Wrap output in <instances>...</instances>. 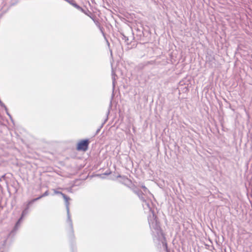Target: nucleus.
<instances>
[{"mask_svg": "<svg viewBox=\"0 0 252 252\" xmlns=\"http://www.w3.org/2000/svg\"><path fill=\"white\" fill-rule=\"evenodd\" d=\"M90 141L89 139H83L79 140L76 144V150L78 151L85 152L88 150Z\"/></svg>", "mask_w": 252, "mask_h": 252, "instance_id": "obj_1", "label": "nucleus"}, {"mask_svg": "<svg viewBox=\"0 0 252 252\" xmlns=\"http://www.w3.org/2000/svg\"><path fill=\"white\" fill-rule=\"evenodd\" d=\"M148 221L151 228L157 231L160 230V222L158 220L157 216L154 212L152 213V216H150V218L148 219Z\"/></svg>", "mask_w": 252, "mask_h": 252, "instance_id": "obj_2", "label": "nucleus"}, {"mask_svg": "<svg viewBox=\"0 0 252 252\" xmlns=\"http://www.w3.org/2000/svg\"><path fill=\"white\" fill-rule=\"evenodd\" d=\"M120 178L119 182L124 184V185L126 186V187L131 188V187L132 186V183L131 181L126 176H121L120 174H118L117 175H113V176H111L110 178L112 180H115L117 178Z\"/></svg>", "mask_w": 252, "mask_h": 252, "instance_id": "obj_3", "label": "nucleus"}, {"mask_svg": "<svg viewBox=\"0 0 252 252\" xmlns=\"http://www.w3.org/2000/svg\"><path fill=\"white\" fill-rule=\"evenodd\" d=\"M64 199L65 200V205L66 212H67V221L69 223V225H70V229H71V232L72 233L73 236H74L73 223H72V220L71 219V216L70 214L69 208V203L68 202V200H70V198L66 195V199Z\"/></svg>", "mask_w": 252, "mask_h": 252, "instance_id": "obj_4", "label": "nucleus"}, {"mask_svg": "<svg viewBox=\"0 0 252 252\" xmlns=\"http://www.w3.org/2000/svg\"><path fill=\"white\" fill-rule=\"evenodd\" d=\"M132 191H133V192L134 193H135L136 194H137L139 198L143 202H145L146 200H145V199L144 197V193H143V192L139 189H137L135 186V185H133L131 187V188H130Z\"/></svg>", "mask_w": 252, "mask_h": 252, "instance_id": "obj_5", "label": "nucleus"}, {"mask_svg": "<svg viewBox=\"0 0 252 252\" xmlns=\"http://www.w3.org/2000/svg\"><path fill=\"white\" fill-rule=\"evenodd\" d=\"M23 219H22V218H21V217L18 219V220L15 223V225L13 230L11 231V233L15 232L18 230V229L19 228V227L20 226L21 223Z\"/></svg>", "mask_w": 252, "mask_h": 252, "instance_id": "obj_6", "label": "nucleus"}, {"mask_svg": "<svg viewBox=\"0 0 252 252\" xmlns=\"http://www.w3.org/2000/svg\"><path fill=\"white\" fill-rule=\"evenodd\" d=\"M49 194V191L48 190H46L43 194H42V195H41L39 197H37L36 198H34L32 200H31L29 202V204L32 203H33V202H34L35 201H36L39 200L40 199H41V198H42L43 197H45V196H48Z\"/></svg>", "mask_w": 252, "mask_h": 252, "instance_id": "obj_7", "label": "nucleus"}, {"mask_svg": "<svg viewBox=\"0 0 252 252\" xmlns=\"http://www.w3.org/2000/svg\"><path fill=\"white\" fill-rule=\"evenodd\" d=\"M8 164L7 161L2 160L1 158L0 159V170L5 167H6Z\"/></svg>", "mask_w": 252, "mask_h": 252, "instance_id": "obj_8", "label": "nucleus"}, {"mask_svg": "<svg viewBox=\"0 0 252 252\" xmlns=\"http://www.w3.org/2000/svg\"><path fill=\"white\" fill-rule=\"evenodd\" d=\"M53 190L54 192V194H61L63 198V199H66V195L65 194H64L62 192L58 191L55 189H53Z\"/></svg>", "mask_w": 252, "mask_h": 252, "instance_id": "obj_9", "label": "nucleus"}, {"mask_svg": "<svg viewBox=\"0 0 252 252\" xmlns=\"http://www.w3.org/2000/svg\"><path fill=\"white\" fill-rule=\"evenodd\" d=\"M27 209H27V208H26V209H24V210L23 211V212H22V214H21V217H20L21 218H22V219H23V218H24V216L27 214V212H28V211H27Z\"/></svg>", "mask_w": 252, "mask_h": 252, "instance_id": "obj_10", "label": "nucleus"}, {"mask_svg": "<svg viewBox=\"0 0 252 252\" xmlns=\"http://www.w3.org/2000/svg\"><path fill=\"white\" fill-rule=\"evenodd\" d=\"M111 172L110 171H106L103 175H110L111 174Z\"/></svg>", "mask_w": 252, "mask_h": 252, "instance_id": "obj_11", "label": "nucleus"}, {"mask_svg": "<svg viewBox=\"0 0 252 252\" xmlns=\"http://www.w3.org/2000/svg\"><path fill=\"white\" fill-rule=\"evenodd\" d=\"M5 175H3L1 176V178H0V181H1V178H5Z\"/></svg>", "mask_w": 252, "mask_h": 252, "instance_id": "obj_12", "label": "nucleus"}, {"mask_svg": "<svg viewBox=\"0 0 252 252\" xmlns=\"http://www.w3.org/2000/svg\"><path fill=\"white\" fill-rule=\"evenodd\" d=\"M142 188H143V189H146V188L145 186H143V187H142Z\"/></svg>", "mask_w": 252, "mask_h": 252, "instance_id": "obj_13", "label": "nucleus"}, {"mask_svg": "<svg viewBox=\"0 0 252 252\" xmlns=\"http://www.w3.org/2000/svg\"><path fill=\"white\" fill-rule=\"evenodd\" d=\"M236 252L235 251H233V252Z\"/></svg>", "mask_w": 252, "mask_h": 252, "instance_id": "obj_14", "label": "nucleus"}]
</instances>
